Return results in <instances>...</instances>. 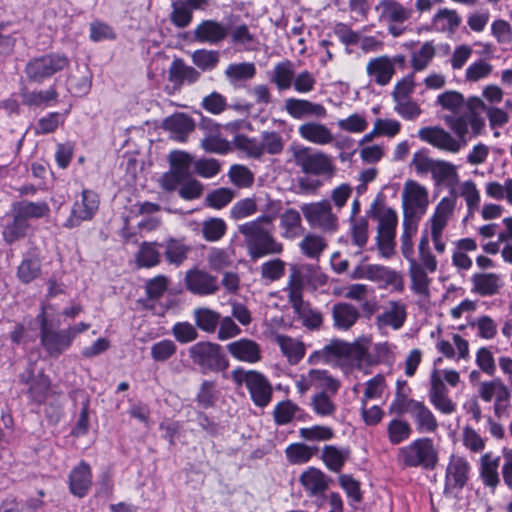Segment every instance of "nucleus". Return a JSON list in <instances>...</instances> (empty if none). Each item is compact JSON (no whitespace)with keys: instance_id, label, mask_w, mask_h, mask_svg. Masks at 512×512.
Masks as SVG:
<instances>
[{"instance_id":"obj_1","label":"nucleus","mask_w":512,"mask_h":512,"mask_svg":"<svg viewBox=\"0 0 512 512\" xmlns=\"http://www.w3.org/2000/svg\"><path fill=\"white\" fill-rule=\"evenodd\" d=\"M435 103L443 110L454 114L444 117V122L454 135L441 126H427L418 130V137L421 141L441 151L457 154L468 143L469 127L471 128L472 135L477 136L481 134L485 122L473 111L456 115L461 112L465 104V98L459 91L447 90L437 96Z\"/></svg>"},{"instance_id":"obj_2","label":"nucleus","mask_w":512,"mask_h":512,"mask_svg":"<svg viewBox=\"0 0 512 512\" xmlns=\"http://www.w3.org/2000/svg\"><path fill=\"white\" fill-rule=\"evenodd\" d=\"M456 203L455 197H443L435 206L422 231L418 244V260H416V264L420 265L422 269L430 271V273L436 272L438 262L429 247V241H432L434 249L438 254L445 253L446 242L444 241L443 234L454 215Z\"/></svg>"},{"instance_id":"obj_3","label":"nucleus","mask_w":512,"mask_h":512,"mask_svg":"<svg viewBox=\"0 0 512 512\" xmlns=\"http://www.w3.org/2000/svg\"><path fill=\"white\" fill-rule=\"evenodd\" d=\"M372 344L371 335H362L349 343L342 340H333L321 350L310 355L308 362L329 361L336 358L343 369L350 367L361 368L364 363L370 364L369 349Z\"/></svg>"},{"instance_id":"obj_4","label":"nucleus","mask_w":512,"mask_h":512,"mask_svg":"<svg viewBox=\"0 0 512 512\" xmlns=\"http://www.w3.org/2000/svg\"><path fill=\"white\" fill-rule=\"evenodd\" d=\"M460 381V374L454 369L434 367L431 370L428 398L437 411L445 415L453 414L456 411L457 404L449 397V390L445 383L451 387H457Z\"/></svg>"},{"instance_id":"obj_5","label":"nucleus","mask_w":512,"mask_h":512,"mask_svg":"<svg viewBox=\"0 0 512 512\" xmlns=\"http://www.w3.org/2000/svg\"><path fill=\"white\" fill-rule=\"evenodd\" d=\"M397 461L404 467L434 469L438 463V451L432 439L419 438L398 450Z\"/></svg>"},{"instance_id":"obj_6","label":"nucleus","mask_w":512,"mask_h":512,"mask_svg":"<svg viewBox=\"0 0 512 512\" xmlns=\"http://www.w3.org/2000/svg\"><path fill=\"white\" fill-rule=\"evenodd\" d=\"M231 378L237 385H245L253 403L258 407H266L272 399V385L267 377L256 370L234 369Z\"/></svg>"},{"instance_id":"obj_7","label":"nucleus","mask_w":512,"mask_h":512,"mask_svg":"<svg viewBox=\"0 0 512 512\" xmlns=\"http://www.w3.org/2000/svg\"><path fill=\"white\" fill-rule=\"evenodd\" d=\"M239 232L245 237L248 254L252 259L283 252V244L266 229H257L256 224L239 226Z\"/></svg>"},{"instance_id":"obj_8","label":"nucleus","mask_w":512,"mask_h":512,"mask_svg":"<svg viewBox=\"0 0 512 512\" xmlns=\"http://www.w3.org/2000/svg\"><path fill=\"white\" fill-rule=\"evenodd\" d=\"M327 277L320 267L314 264H293L290 267V274L287 285L284 288L286 294H301L305 287L316 290L319 286L326 284Z\"/></svg>"},{"instance_id":"obj_9","label":"nucleus","mask_w":512,"mask_h":512,"mask_svg":"<svg viewBox=\"0 0 512 512\" xmlns=\"http://www.w3.org/2000/svg\"><path fill=\"white\" fill-rule=\"evenodd\" d=\"M189 356L203 373L224 371L229 367V361L222 353L218 344L198 342L189 348Z\"/></svg>"},{"instance_id":"obj_10","label":"nucleus","mask_w":512,"mask_h":512,"mask_svg":"<svg viewBox=\"0 0 512 512\" xmlns=\"http://www.w3.org/2000/svg\"><path fill=\"white\" fill-rule=\"evenodd\" d=\"M301 212L312 229L325 233H334L338 230V216L333 212L328 200L305 203L301 206Z\"/></svg>"},{"instance_id":"obj_11","label":"nucleus","mask_w":512,"mask_h":512,"mask_svg":"<svg viewBox=\"0 0 512 512\" xmlns=\"http://www.w3.org/2000/svg\"><path fill=\"white\" fill-rule=\"evenodd\" d=\"M69 65L70 61L66 55L50 53L31 59L26 65L25 72L31 81L42 83Z\"/></svg>"},{"instance_id":"obj_12","label":"nucleus","mask_w":512,"mask_h":512,"mask_svg":"<svg viewBox=\"0 0 512 512\" xmlns=\"http://www.w3.org/2000/svg\"><path fill=\"white\" fill-rule=\"evenodd\" d=\"M291 151L295 164L306 174L324 175L334 170L331 158L323 152L305 146L293 147Z\"/></svg>"},{"instance_id":"obj_13","label":"nucleus","mask_w":512,"mask_h":512,"mask_svg":"<svg viewBox=\"0 0 512 512\" xmlns=\"http://www.w3.org/2000/svg\"><path fill=\"white\" fill-rule=\"evenodd\" d=\"M401 198L406 216L421 218L426 213L429 205V192L417 181L410 179L404 183Z\"/></svg>"},{"instance_id":"obj_14","label":"nucleus","mask_w":512,"mask_h":512,"mask_svg":"<svg viewBox=\"0 0 512 512\" xmlns=\"http://www.w3.org/2000/svg\"><path fill=\"white\" fill-rule=\"evenodd\" d=\"M295 386L301 395L311 389L335 394L340 388V381L334 378L327 370L310 369L297 377Z\"/></svg>"},{"instance_id":"obj_15","label":"nucleus","mask_w":512,"mask_h":512,"mask_svg":"<svg viewBox=\"0 0 512 512\" xmlns=\"http://www.w3.org/2000/svg\"><path fill=\"white\" fill-rule=\"evenodd\" d=\"M479 397L486 403L493 401L495 414L501 415L508 407L511 390L500 378L481 382L478 388Z\"/></svg>"},{"instance_id":"obj_16","label":"nucleus","mask_w":512,"mask_h":512,"mask_svg":"<svg viewBox=\"0 0 512 512\" xmlns=\"http://www.w3.org/2000/svg\"><path fill=\"white\" fill-rule=\"evenodd\" d=\"M471 466L466 457L452 454L445 472L446 494H454L460 491L468 482Z\"/></svg>"},{"instance_id":"obj_17","label":"nucleus","mask_w":512,"mask_h":512,"mask_svg":"<svg viewBox=\"0 0 512 512\" xmlns=\"http://www.w3.org/2000/svg\"><path fill=\"white\" fill-rule=\"evenodd\" d=\"M39 318L41 319V344L50 356L58 357L69 349L73 341L66 329L56 331L48 327L44 311L39 315Z\"/></svg>"},{"instance_id":"obj_18","label":"nucleus","mask_w":512,"mask_h":512,"mask_svg":"<svg viewBox=\"0 0 512 512\" xmlns=\"http://www.w3.org/2000/svg\"><path fill=\"white\" fill-rule=\"evenodd\" d=\"M98 207V195L91 190H83L81 198L74 202L64 226L74 228L79 226L83 221L91 220L97 212Z\"/></svg>"},{"instance_id":"obj_19","label":"nucleus","mask_w":512,"mask_h":512,"mask_svg":"<svg viewBox=\"0 0 512 512\" xmlns=\"http://www.w3.org/2000/svg\"><path fill=\"white\" fill-rule=\"evenodd\" d=\"M351 277L353 279L383 282L387 285L398 287L400 290L403 288L402 278L399 273L378 264H359L353 269Z\"/></svg>"},{"instance_id":"obj_20","label":"nucleus","mask_w":512,"mask_h":512,"mask_svg":"<svg viewBox=\"0 0 512 512\" xmlns=\"http://www.w3.org/2000/svg\"><path fill=\"white\" fill-rule=\"evenodd\" d=\"M407 318V307L400 300L387 302L382 311L375 318V325L382 331L387 327L399 330L403 327Z\"/></svg>"},{"instance_id":"obj_21","label":"nucleus","mask_w":512,"mask_h":512,"mask_svg":"<svg viewBox=\"0 0 512 512\" xmlns=\"http://www.w3.org/2000/svg\"><path fill=\"white\" fill-rule=\"evenodd\" d=\"M288 302L291 304L297 320L310 330L320 328L323 322L322 314L303 300L301 294H287Z\"/></svg>"},{"instance_id":"obj_22","label":"nucleus","mask_w":512,"mask_h":512,"mask_svg":"<svg viewBox=\"0 0 512 512\" xmlns=\"http://www.w3.org/2000/svg\"><path fill=\"white\" fill-rule=\"evenodd\" d=\"M185 285L191 293L201 296L213 295L219 290L217 278L200 269L186 272Z\"/></svg>"},{"instance_id":"obj_23","label":"nucleus","mask_w":512,"mask_h":512,"mask_svg":"<svg viewBox=\"0 0 512 512\" xmlns=\"http://www.w3.org/2000/svg\"><path fill=\"white\" fill-rule=\"evenodd\" d=\"M228 353L236 360L248 364H255L262 359L261 345L250 338H240L227 344Z\"/></svg>"},{"instance_id":"obj_24","label":"nucleus","mask_w":512,"mask_h":512,"mask_svg":"<svg viewBox=\"0 0 512 512\" xmlns=\"http://www.w3.org/2000/svg\"><path fill=\"white\" fill-rule=\"evenodd\" d=\"M435 348L447 359L460 361L468 360L470 357L469 342L457 333L452 334L451 341L438 337Z\"/></svg>"},{"instance_id":"obj_25","label":"nucleus","mask_w":512,"mask_h":512,"mask_svg":"<svg viewBox=\"0 0 512 512\" xmlns=\"http://www.w3.org/2000/svg\"><path fill=\"white\" fill-rule=\"evenodd\" d=\"M227 35V26L212 19L201 21L193 31L195 41L211 45L222 42L226 39Z\"/></svg>"},{"instance_id":"obj_26","label":"nucleus","mask_w":512,"mask_h":512,"mask_svg":"<svg viewBox=\"0 0 512 512\" xmlns=\"http://www.w3.org/2000/svg\"><path fill=\"white\" fill-rule=\"evenodd\" d=\"M407 413L413 419L418 432L433 433L437 430V419L432 411L423 402L418 400H411L408 403Z\"/></svg>"},{"instance_id":"obj_27","label":"nucleus","mask_w":512,"mask_h":512,"mask_svg":"<svg viewBox=\"0 0 512 512\" xmlns=\"http://www.w3.org/2000/svg\"><path fill=\"white\" fill-rule=\"evenodd\" d=\"M284 109L294 119H303L306 117L324 118L327 114L322 104L299 98L286 99Z\"/></svg>"},{"instance_id":"obj_28","label":"nucleus","mask_w":512,"mask_h":512,"mask_svg":"<svg viewBox=\"0 0 512 512\" xmlns=\"http://www.w3.org/2000/svg\"><path fill=\"white\" fill-rule=\"evenodd\" d=\"M379 22L403 23L412 16V9L396 0H380L375 6Z\"/></svg>"},{"instance_id":"obj_29","label":"nucleus","mask_w":512,"mask_h":512,"mask_svg":"<svg viewBox=\"0 0 512 512\" xmlns=\"http://www.w3.org/2000/svg\"><path fill=\"white\" fill-rule=\"evenodd\" d=\"M462 23L455 9L441 8L432 17L427 29L437 33L454 34Z\"/></svg>"},{"instance_id":"obj_30","label":"nucleus","mask_w":512,"mask_h":512,"mask_svg":"<svg viewBox=\"0 0 512 512\" xmlns=\"http://www.w3.org/2000/svg\"><path fill=\"white\" fill-rule=\"evenodd\" d=\"M366 73L377 85H387L395 74L391 57L382 55L370 59L366 65Z\"/></svg>"},{"instance_id":"obj_31","label":"nucleus","mask_w":512,"mask_h":512,"mask_svg":"<svg viewBox=\"0 0 512 512\" xmlns=\"http://www.w3.org/2000/svg\"><path fill=\"white\" fill-rule=\"evenodd\" d=\"M68 479L70 492L78 498L85 497L92 485L90 466L86 462L81 461L71 470Z\"/></svg>"},{"instance_id":"obj_32","label":"nucleus","mask_w":512,"mask_h":512,"mask_svg":"<svg viewBox=\"0 0 512 512\" xmlns=\"http://www.w3.org/2000/svg\"><path fill=\"white\" fill-rule=\"evenodd\" d=\"M299 136L307 142L324 146L334 141L332 131L323 123L308 121L298 127Z\"/></svg>"},{"instance_id":"obj_33","label":"nucleus","mask_w":512,"mask_h":512,"mask_svg":"<svg viewBox=\"0 0 512 512\" xmlns=\"http://www.w3.org/2000/svg\"><path fill=\"white\" fill-rule=\"evenodd\" d=\"M163 127L173 139L184 142L188 134L195 129V122L184 113H175L164 120Z\"/></svg>"},{"instance_id":"obj_34","label":"nucleus","mask_w":512,"mask_h":512,"mask_svg":"<svg viewBox=\"0 0 512 512\" xmlns=\"http://www.w3.org/2000/svg\"><path fill=\"white\" fill-rule=\"evenodd\" d=\"M200 77V73L192 66H188L180 58L172 61L168 69V80L179 89L183 84H193Z\"/></svg>"},{"instance_id":"obj_35","label":"nucleus","mask_w":512,"mask_h":512,"mask_svg":"<svg viewBox=\"0 0 512 512\" xmlns=\"http://www.w3.org/2000/svg\"><path fill=\"white\" fill-rule=\"evenodd\" d=\"M429 274H431L430 271L422 269L420 265L416 264V260H411L408 269L410 289L415 295L423 299L430 295L432 278L429 277Z\"/></svg>"},{"instance_id":"obj_36","label":"nucleus","mask_w":512,"mask_h":512,"mask_svg":"<svg viewBox=\"0 0 512 512\" xmlns=\"http://www.w3.org/2000/svg\"><path fill=\"white\" fill-rule=\"evenodd\" d=\"M473 293L482 297L497 294L503 286L501 276L496 273H475L471 277Z\"/></svg>"},{"instance_id":"obj_37","label":"nucleus","mask_w":512,"mask_h":512,"mask_svg":"<svg viewBox=\"0 0 512 512\" xmlns=\"http://www.w3.org/2000/svg\"><path fill=\"white\" fill-rule=\"evenodd\" d=\"M11 212L25 222H29L31 219H39L48 216L50 207L45 201L32 202L23 200L13 203Z\"/></svg>"},{"instance_id":"obj_38","label":"nucleus","mask_w":512,"mask_h":512,"mask_svg":"<svg viewBox=\"0 0 512 512\" xmlns=\"http://www.w3.org/2000/svg\"><path fill=\"white\" fill-rule=\"evenodd\" d=\"M359 317V310L349 303H337L332 308L333 325L339 330H349Z\"/></svg>"},{"instance_id":"obj_39","label":"nucleus","mask_w":512,"mask_h":512,"mask_svg":"<svg viewBox=\"0 0 512 512\" xmlns=\"http://www.w3.org/2000/svg\"><path fill=\"white\" fill-rule=\"evenodd\" d=\"M274 339L290 364H297L304 357L305 346L300 340L281 334Z\"/></svg>"},{"instance_id":"obj_40","label":"nucleus","mask_w":512,"mask_h":512,"mask_svg":"<svg viewBox=\"0 0 512 512\" xmlns=\"http://www.w3.org/2000/svg\"><path fill=\"white\" fill-rule=\"evenodd\" d=\"M41 260L35 254H27L17 267V278L21 283L29 284L41 275Z\"/></svg>"},{"instance_id":"obj_41","label":"nucleus","mask_w":512,"mask_h":512,"mask_svg":"<svg viewBox=\"0 0 512 512\" xmlns=\"http://www.w3.org/2000/svg\"><path fill=\"white\" fill-rule=\"evenodd\" d=\"M281 236L285 239L293 240L297 238L302 231V220L300 213L293 209H286L280 215Z\"/></svg>"},{"instance_id":"obj_42","label":"nucleus","mask_w":512,"mask_h":512,"mask_svg":"<svg viewBox=\"0 0 512 512\" xmlns=\"http://www.w3.org/2000/svg\"><path fill=\"white\" fill-rule=\"evenodd\" d=\"M224 75L231 85L237 86L253 79L256 75V67L252 62L231 63L225 69Z\"/></svg>"},{"instance_id":"obj_43","label":"nucleus","mask_w":512,"mask_h":512,"mask_svg":"<svg viewBox=\"0 0 512 512\" xmlns=\"http://www.w3.org/2000/svg\"><path fill=\"white\" fill-rule=\"evenodd\" d=\"M350 458V449L326 445L322 450V460L326 467L333 472H340L345 462Z\"/></svg>"},{"instance_id":"obj_44","label":"nucleus","mask_w":512,"mask_h":512,"mask_svg":"<svg viewBox=\"0 0 512 512\" xmlns=\"http://www.w3.org/2000/svg\"><path fill=\"white\" fill-rule=\"evenodd\" d=\"M499 462L500 458L493 456L492 453H486L480 459V477L486 486L493 489L500 482L498 474Z\"/></svg>"},{"instance_id":"obj_45","label":"nucleus","mask_w":512,"mask_h":512,"mask_svg":"<svg viewBox=\"0 0 512 512\" xmlns=\"http://www.w3.org/2000/svg\"><path fill=\"white\" fill-rule=\"evenodd\" d=\"M373 218L378 222L377 235H396L398 216L390 207H379L373 213Z\"/></svg>"},{"instance_id":"obj_46","label":"nucleus","mask_w":512,"mask_h":512,"mask_svg":"<svg viewBox=\"0 0 512 512\" xmlns=\"http://www.w3.org/2000/svg\"><path fill=\"white\" fill-rule=\"evenodd\" d=\"M431 175L438 184L455 185L459 182L457 166L445 160L436 159Z\"/></svg>"},{"instance_id":"obj_47","label":"nucleus","mask_w":512,"mask_h":512,"mask_svg":"<svg viewBox=\"0 0 512 512\" xmlns=\"http://www.w3.org/2000/svg\"><path fill=\"white\" fill-rule=\"evenodd\" d=\"M326 248V239L316 233H307L299 242L301 253L310 259H318Z\"/></svg>"},{"instance_id":"obj_48","label":"nucleus","mask_w":512,"mask_h":512,"mask_svg":"<svg viewBox=\"0 0 512 512\" xmlns=\"http://www.w3.org/2000/svg\"><path fill=\"white\" fill-rule=\"evenodd\" d=\"M31 225L20 219L16 214H12V220L3 226L2 236L4 241L11 245L26 237Z\"/></svg>"},{"instance_id":"obj_49","label":"nucleus","mask_w":512,"mask_h":512,"mask_svg":"<svg viewBox=\"0 0 512 512\" xmlns=\"http://www.w3.org/2000/svg\"><path fill=\"white\" fill-rule=\"evenodd\" d=\"M169 170L187 179L191 175V167L193 164V157L191 154L182 151L174 150L168 155Z\"/></svg>"},{"instance_id":"obj_50","label":"nucleus","mask_w":512,"mask_h":512,"mask_svg":"<svg viewBox=\"0 0 512 512\" xmlns=\"http://www.w3.org/2000/svg\"><path fill=\"white\" fill-rule=\"evenodd\" d=\"M300 482L312 496L324 492L328 487L324 474L316 468L305 471L300 477Z\"/></svg>"},{"instance_id":"obj_51","label":"nucleus","mask_w":512,"mask_h":512,"mask_svg":"<svg viewBox=\"0 0 512 512\" xmlns=\"http://www.w3.org/2000/svg\"><path fill=\"white\" fill-rule=\"evenodd\" d=\"M436 55V49L431 41H427L411 54V67L414 72L425 70Z\"/></svg>"},{"instance_id":"obj_52","label":"nucleus","mask_w":512,"mask_h":512,"mask_svg":"<svg viewBox=\"0 0 512 512\" xmlns=\"http://www.w3.org/2000/svg\"><path fill=\"white\" fill-rule=\"evenodd\" d=\"M486 195L494 200H505L512 205V178H507L503 183L490 181L485 184Z\"/></svg>"},{"instance_id":"obj_53","label":"nucleus","mask_w":512,"mask_h":512,"mask_svg":"<svg viewBox=\"0 0 512 512\" xmlns=\"http://www.w3.org/2000/svg\"><path fill=\"white\" fill-rule=\"evenodd\" d=\"M260 148L262 156L267 153L269 155H279L284 150V139L282 135L276 131H263L260 134Z\"/></svg>"},{"instance_id":"obj_54","label":"nucleus","mask_w":512,"mask_h":512,"mask_svg":"<svg viewBox=\"0 0 512 512\" xmlns=\"http://www.w3.org/2000/svg\"><path fill=\"white\" fill-rule=\"evenodd\" d=\"M193 315L197 327L208 333L214 332L220 321L219 313L205 307L196 308Z\"/></svg>"},{"instance_id":"obj_55","label":"nucleus","mask_w":512,"mask_h":512,"mask_svg":"<svg viewBox=\"0 0 512 512\" xmlns=\"http://www.w3.org/2000/svg\"><path fill=\"white\" fill-rule=\"evenodd\" d=\"M190 251L183 241L177 239H169L165 245V258L170 264L179 266L187 258Z\"/></svg>"},{"instance_id":"obj_56","label":"nucleus","mask_w":512,"mask_h":512,"mask_svg":"<svg viewBox=\"0 0 512 512\" xmlns=\"http://www.w3.org/2000/svg\"><path fill=\"white\" fill-rule=\"evenodd\" d=\"M396 346L388 341L377 342L373 345L371 364H392L395 360Z\"/></svg>"},{"instance_id":"obj_57","label":"nucleus","mask_w":512,"mask_h":512,"mask_svg":"<svg viewBox=\"0 0 512 512\" xmlns=\"http://www.w3.org/2000/svg\"><path fill=\"white\" fill-rule=\"evenodd\" d=\"M69 113L66 110L64 113L51 112L48 115L38 120L37 126L35 127V133L38 135H44L54 132L60 125H62Z\"/></svg>"},{"instance_id":"obj_58","label":"nucleus","mask_w":512,"mask_h":512,"mask_svg":"<svg viewBox=\"0 0 512 512\" xmlns=\"http://www.w3.org/2000/svg\"><path fill=\"white\" fill-rule=\"evenodd\" d=\"M412 433L410 424L400 419H392L387 426L389 441L394 444H400L406 441Z\"/></svg>"},{"instance_id":"obj_59","label":"nucleus","mask_w":512,"mask_h":512,"mask_svg":"<svg viewBox=\"0 0 512 512\" xmlns=\"http://www.w3.org/2000/svg\"><path fill=\"white\" fill-rule=\"evenodd\" d=\"M493 71V66L485 59H478L472 62L465 70L467 82H479L488 78Z\"/></svg>"},{"instance_id":"obj_60","label":"nucleus","mask_w":512,"mask_h":512,"mask_svg":"<svg viewBox=\"0 0 512 512\" xmlns=\"http://www.w3.org/2000/svg\"><path fill=\"white\" fill-rule=\"evenodd\" d=\"M192 62L203 71L213 70L219 63V52L215 50L198 49L192 53Z\"/></svg>"},{"instance_id":"obj_61","label":"nucleus","mask_w":512,"mask_h":512,"mask_svg":"<svg viewBox=\"0 0 512 512\" xmlns=\"http://www.w3.org/2000/svg\"><path fill=\"white\" fill-rule=\"evenodd\" d=\"M316 451V448L303 443H294L286 448L285 454L291 464H304L311 459Z\"/></svg>"},{"instance_id":"obj_62","label":"nucleus","mask_w":512,"mask_h":512,"mask_svg":"<svg viewBox=\"0 0 512 512\" xmlns=\"http://www.w3.org/2000/svg\"><path fill=\"white\" fill-rule=\"evenodd\" d=\"M285 270L286 263L279 258L268 260L260 266L261 278L269 282L281 279L285 274Z\"/></svg>"},{"instance_id":"obj_63","label":"nucleus","mask_w":512,"mask_h":512,"mask_svg":"<svg viewBox=\"0 0 512 512\" xmlns=\"http://www.w3.org/2000/svg\"><path fill=\"white\" fill-rule=\"evenodd\" d=\"M227 225L221 218H210L202 223V235L205 240L214 242L220 240L226 233Z\"/></svg>"},{"instance_id":"obj_64","label":"nucleus","mask_w":512,"mask_h":512,"mask_svg":"<svg viewBox=\"0 0 512 512\" xmlns=\"http://www.w3.org/2000/svg\"><path fill=\"white\" fill-rule=\"evenodd\" d=\"M233 143L236 149L243 152L249 158L260 159L262 157L260 143L256 138L240 134L234 138Z\"/></svg>"}]
</instances>
